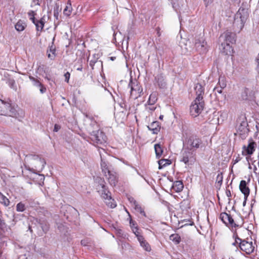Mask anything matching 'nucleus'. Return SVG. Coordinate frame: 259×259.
Instances as JSON below:
<instances>
[{
	"instance_id": "nucleus-54",
	"label": "nucleus",
	"mask_w": 259,
	"mask_h": 259,
	"mask_svg": "<svg viewBox=\"0 0 259 259\" xmlns=\"http://www.w3.org/2000/svg\"><path fill=\"white\" fill-rule=\"evenodd\" d=\"M147 109H148L149 110L152 111H154L156 109V107H153V106H150V107H147Z\"/></svg>"
},
{
	"instance_id": "nucleus-28",
	"label": "nucleus",
	"mask_w": 259,
	"mask_h": 259,
	"mask_svg": "<svg viewBox=\"0 0 259 259\" xmlns=\"http://www.w3.org/2000/svg\"><path fill=\"white\" fill-rule=\"evenodd\" d=\"M105 202L107 205H108L109 207L112 208H115L116 206L115 202L114 200L112 198L111 196L107 198V199H105Z\"/></svg>"
},
{
	"instance_id": "nucleus-18",
	"label": "nucleus",
	"mask_w": 259,
	"mask_h": 259,
	"mask_svg": "<svg viewBox=\"0 0 259 259\" xmlns=\"http://www.w3.org/2000/svg\"><path fill=\"white\" fill-rule=\"evenodd\" d=\"M239 189L241 192L244 194L245 199L249 194L250 190L247 186V183L245 181H241L239 185Z\"/></svg>"
},
{
	"instance_id": "nucleus-58",
	"label": "nucleus",
	"mask_w": 259,
	"mask_h": 259,
	"mask_svg": "<svg viewBox=\"0 0 259 259\" xmlns=\"http://www.w3.org/2000/svg\"><path fill=\"white\" fill-rule=\"evenodd\" d=\"M33 3L34 5H39V3H38V0H34L33 1Z\"/></svg>"
},
{
	"instance_id": "nucleus-19",
	"label": "nucleus",
	"mask_w": 259,
	"mask_h": 259,
	"mask_svg": "<svg viewBox=\"0 0 259 259\" xmlns=\"http://www.w3.org/2000/svg\"><path fill=\"white\" fill-rule=\"evenodd\" d=\"M155 80L160 88L163 89L166 87V83L165 81L164 77L162 74H158L155 77Z\"/></svg>"
},
{
	"instance_id": "nucleus-46",
	"label": "nucleus",
	"mask_w": 259,
	"mask_h": 259,
	"mask_svg": "<svg viewBox=\"0 0 259 259\" xmlns=\"http://www.w3.org/2000/svg\"><path fill=\"white\" fill-rule=\"evenodd\" d=\"M128 199L130 203H131L132 205H134L136 203H137V202L135 200V199L132 197H130L128 198Z\"/></svg>"
},
{
	"instance_id": "nucleus-14",
	"label": "nucleus",
	"mask_w": 259,
	"mask_h": 259,
	"mask_svg": "<svg viewBox=\"0 0 259 259\" xmlns=\"http://www.w3.org/2000/svg\"><path fill=\"white\" fill-rule=\"evenodd\" d=\"M256 144L252 139L248 141L247 145H244L242 148V155L244 156L250 155L255 151Z\"/></svg>"
},
{
	"instance_id": "nucleus-23",
	"label": "nucleus",
	"mask_w": 259,
	"mask_h": 259,
	"mask_svg": "<svg viewBox=\"0 0 259 259\" xmlns=\"http://www.w3.org/2000/svg\"><path fill=\"white\" fill-rule=\"evenodd\" d=\"M172 188L176 192H180L182 191L184 185L182 181H177L174 183Z\"/></svg>"
},
{
	"instance_id": "nucleus-61",
	"label": "nucleus",
	"mask_w": 259,
	"mask_h": 259,
	"mask_svg": "<svg viewBox=\"0 0 259 259\" xmlns=\"http://www.w3.org/2000/svg\"><path fill=\"white\" fill-rule=\"evenodd\" d=\"M82 68L81 67H78V68H77V70H79V71H81V70H82Z\"/></svg>"
},
{
	"instance_id": "nucleus-42",
	"label": "nucleus",
	"mask_w": 259,
	"mask_h": 259,
	"mask_svg": "<svg viewBox=\"0 0 259 259\" xmlns=\"http://www.w3.org/2000/svg\"><path fill=\"white\" fill-rule=\"evenodd\" d=\"M35 14V12L33 11H30L28 13V15L29 16V19L32 21V22H34L35 20L34 17Z\"/></svg>"
},
{
	"instance_id": "nucleus-62",
	"label": "nucleus",
	"mask_w": 259,
	"mask_h": 259,
	"mask_svg": "<svg viewBox=\"0 0 259 259\" xmlns=\"http://www.w3.org/2000/svg\"><path fill=\"white\" fill-rule=\"evenodd\" d=\"M3 225V221L0 219V226Z\"/></svg>"
},
{
	"instance_id": "nucleus-15",
	"label": "nucleus",
	"mask_w": 259,
	"mask_h": 259,
	"mask_svg": "<svg viewBox=\"0 0 259 259\" xmlns=\"http://www.w3.org/2000/svg\"><path fill=\"white\" fill-rule=\"evenodd\" d=\"M237 122L239 124L238 126V130L240 132V134L248 133V123L244 116L240 117Z\"/></svg>"
},
{
	"instance_id": "nucleus-50",
	"label": "nucleus",
	"mask_w": 259,
	"mask_h": 259,
	"mask_svg": "<svg viewBox=\"0 0 259 259\" xmlns=\"http://www.w3.org/2000/svg\"><path fill=\"white\" fill-rule=\"evenodd\" d=\"M222 88H219L218 87L215 88L214 90L218 93L221 94L222 93Z\"/></svg>"
},
{
	"instance_id": "nucleus-53",
	"label": "nucleus",
	"mask_w": 259,
	"mask_h": 259,
	"mask_svg": "<svg viewBox=\"0 0 259 259\" xmlns=\"http://www.w3.org/2000/svg\"><path fill=\"white\" fill-rule=\"evenodd\" d=\"M238 238H239V237H237L235 239V241L232 243L233 245H236L237 244H238L239 245V240H238Z\"/></svg>"
},
{
	"instance_id": "nucleus-2",
	"label": "nucleus",
	"mask_w": 259,
	"mask_h": 259,
	"mask_svg": "<svg viewBox=\"0 0 259 259\" xmlns=\"http://www.w3.org/2000/svg\"><path fill=\"white\" fill-rule=\"evenodd\" d=\"M183 148L194 151L202 144V140L197 136L187 132L183 133Z\"/></svg>"
},
{
	"instance_id": "nucleus-57",
	"label": "nucleus",
	"mask_w": 259,
	"mask_h": 259,
	"mask_svg": "<svg viewBox=\"0 0 259 259\" xmlns=\"http://www.w3.org/2000/svg\"><path fill=\"white\" fill-rule=\"evenodd\" d=\"M26 255H24V256H23L22 255H21L20 257H19V259H27V257L25 256Z\"/></svg>"
},
{
	"instance_id": "nucleus-20",
	"label": "nucleus",
	"mask_w": 259,
	"mask_h": 259,
	"mask_svg": "<svg viewBox=\"0 0 259 259\" xmlns=\"http://www.w3.org/2000/svg\"><path fill=\"white\" fill-rule=\"evenodd\" d=\"M195 91L196 92V97H200L202 100H203V95L204 94V88L203 87L200 83H197L195 85L194 88Z\"/></svg>"
},
{
	"instance_id": "nucleus-11",
	"label": "nucleus",
	"mask_w": 259,
	"mask_h": 259,
	"mask_svg": "<svg viewBox=\"0 0 259 259\" xmlns=\"http://www.w3.org/2000/svg\"><path fill=\"white\" fill-rule=\"evenodd\" d=\"M238 240H239V247L241 250L244 251L247 254H250L253 252L254 249V246L253 245L251 241H249L240 238H238Z\"/></svg>"
},
{
	"instance_id": "nucleus-31",
	"label": "nucleus",
	"mask_w": 259,
	"mask_h": 259,
	"mask_svg": "<svg viewBox=\"0 0 259 259\" xmlns=\"http://www.w3.org/2000/svg\"><path fill=\"white\" fill-rule=\"evenodd\" d=\"M170 240L173 241L176 244H178L181 241V237L178 234H172L169 236Z\"/></svg>"
},
{
	"instance_id": "nucleus-34",
	"label": "nucleus",
	"mask_w": 259,
	"mask_h": 259,
	"mask_svg": "<svg viewBox=\"0 0 259 259\" xmlns=\"http://www.w3.org/2000/svg\"><path fill=\"white\" fill-rule=\"evenodd\" d=\"M96 182L98 184L97 188H103L104 186H106L104 180L100 177H97L96 179Z\"/></svg>"
},
{
	"instance_id": "nucleus-39",
	"label": "nucleus",
	"mask_w": 259,
	"mask_h": 259,
	"mask_svg": "<svg viewBox=\"0 0 259 259\" xmlns=\"http://www.w3.org/2000/svg\"><path fill=\"white\" fill-rule=\"evenodd\" d=\"M16 210L17 211H23L25 210L24 204L21 202L18 203L16 205Z\"/></svg>"
},
{
	"instance_id": "nucleus-49",
	"label": "nucleus",
	"mask_w": 259,
	"mask_h": 259,
	"mask_svg": "<svg viewBox=\"0 0 259 259\" xmlns=\"http://www.w3.org/2000/svg\"><path fill=\"white\" fill-rule=\"evenodd\" d=\"M60 128L61 126L59 125L56 124L54 126V131L57 132Z\"/></svg>"
},
{
	"instance_id": "nucleus-51",
	"label": "nucleus",
	"mask_w": 259,
	"mask_h": 259,
	"mask_svg": "<svg viewBox=\"0 0 259 259\" xmlns=\"http://www.w3.org/2000/svg\"><path fill=\"white\" fill-rule=\"evenodd\" d=\"M96 63V60H91L90 61V65L93 68V66L94 65H95V64Z\"/></svg>"
},
{
	"instance_id": "nucleus-63",
	"label": "nucleus",
	"mask_w": 259,
	"mask_h": 259,
	"mask_svg": "<svg viewBox=\"0 0 259 259\" xmlns=\"http://www.w3.org/2000/svg\"><path fill=\"white\" fill-rule=\"evenodd\" d=\"M163 115H160V116H159V119H163Z\"/></svg>"
},
{
	"instance_id": "nucleus-59",
	"label": "nucleus",
	"mask_w": 259,
	"mask_h": 259,
	"mask_svg": "<svg viewBox=\"0 0 259 259\" xmlns=\"http://www.w3.org/2000/svg\"><path fill=\"white\" fill-rule=\"evenodd\" d=\"M63 227V226L61 224H60L58 226V228L60 231L61 230V229Z\"/></svg>"
},
{
	"instance_id": "nucleus-40",
	"label": "nucleus",
	"mask_w": 259,
	"mask_h": 259,
	"mask_svg": "<svg viewBox=\"0 0 259 259\" xmlns=\"http://www.w3.org/2000/svg\"><path fill=\"white\" fill-rule=\"evenodd\" d=\"M141 246H142L146 251H150V247L148 243L146 241H144L143 242L140 243Z\"/></svg>"
},
{
	"instance_id": "nucleus-7",
	"label": "nucleus",
	"mask_w": 259,
	"mask_h": 259,
	"mask_svg": "<svg viewBox=\"0 0 259 259\" xmlns=\"http://www.w3.org/2000/svg\"><path fill=\"white\" fill-rule=\"evenodd\" d=\"M204 107V100H202L200 97L196 98L190 107L191 115L194 117H196L201 113L203 110Z\"/></svg>"
},
{
	"instance_id": "nucleus-36",
	"label": "nucleus",
	"mask_w": 259,
	"mask_h": 259,
	"mask_svg": "<svg viewBox=\"0 0 259 259\" xmlns=\"http://www.w3.org/2000/svg\"><path fill=\"white\" fill-rule=\"evenodd\" d=\"M7 83L11 89L15 91L17 90V85L15 81L13 79L9 78L8 80Z\"/></svg>"
},
{
	"instance_id": "nucleus-29",
	"label": "nucleus",
	"mask_w": 259,
	"mask_h": 259,
	"mask_svg": "<svg viewBox=\"0 0 259 259\" xmlns=\"http://www.w3.org/2000/svg\"><path fill=\"white\" fill-rule=\"evenodd\" d=\"M0 203L5 206H8L10 204L9 200L1 192H0Z\"/></svg>"
},
{
	"instance_id": "nucleus-35",
	"label": "nucleus",
	"mask_w": 259,
	"mask_h": 259,
	"mask_svg": "<svg viewBox=\"0 0 259 259\" xmlns=\"http://www.w3.org/2000/svg\"><path fill=\"white\" fill-rule=\"evenodd\" d=\"M226 225L227 226H231L232 227H236V226H237L236 224L235 223L233 219L232 218V216L230 214H229V219H228V221H227Z\"/></svg>"
},
{
	"instance_id": "nucleus-4",
	"label": "nucleus",
	"mask_w": 259,
	"mask_h": 259,
	"mask_svg": "<svg viewBox=\"0 0 259 259\" xmlns=\"http://www.w3.org/2000/svg\"><path fill=\"white\" fill-rule=\"evenodd\" d=\"M101 167L109 183L111 186H115L118 182V177L116 172L113 170L112 165L101 159Z\"/></svg>"
},
{
	"instance_id": "nucleus-16",
	"label": "nucleus",
	"mask_w": 259,
	"mask_h": 259,
	"mask_svg": "<svg viewBox=\"0 0 259 259\" xmlns=\"http://www.w3.org/2000/svg\"><path fill=\"white\" fill-rule=\"evenodd\" d=\"M29 78L32 82L33 85L40 88L39 91L41 94H44L46 92V88L37 78H35L31 75L29 76Z\"/></svg>"
},
{
	"instance_id": "nucleus-60",
	"label": "nucleus",
	"mask_w": 259,
	"mask_h": 259,
	"mask_svg": "<svg viewBox=\"0 0 259 259\" xmlns=\"http://www.w3.org/2000/svg\"><path fill=\"white\" fill-rule=\"evenodd\" d=\"M203 1L205 2V4L207 5L211 0H203Z\"/></svg>"
},
{
	"instance_id": "nucleus-37",
	"label": "nucleus",
	"mask_w": 259,
	"mask_h": 259,
	"mask_svg": "<svg viewBox=\"0 0 259 259\" xmlns=\"http://www.w3.org/2000/svg\"><path fill=\"white\" fill-rule=\"evenodd\" d=\"M229 214L226 212H222L220 214V218L225 224H226L228 219H229Z\"/></svg>"
},
{
	"instance_id": "nucleus-56",
	"label": "nucleus",
	"mask_w": 259,
	"mask_h": 259,
	"mask_svg": "<svg viewBox=\"0 0 259 259\" xmlns=\"http://www.w3.org/2000/svg\"><path fill=\"white\" fill-rule=\"evenodd\" d=\"M186 49L188 51L191 52V51L194 49V48H192L191 47H189V48L186 47Z\"/></svg>"
},
{
	"instance_id": "nucleus-17",
	"label": "nucleus",
	"mask_w": 259,
	"mask_h": 259,
	"mask_svg": "<svg viewBox=\"0 0 259 259\" xmlns=\"http://www.w3.org/2000/svg\"><path fill=\"white\" fill-rule=\"evenodd\" d=\"M254 94L247 88H245L241 94V99L242 100H249L253 97Z\"/></svg>"
},
{
	"instance_id": "nucleus-10",
	"label": "nucleus",
	"mask_w": 259,
	"mask_h": 259,
	"mask_svg": "<svg viewBox=\"0 0 259 259\" xmlns=\"http://www.w3.org/2000/svg\"><path fill=\"white\" fill-rule=\"evenodd\" d=\"M90 135L91 136L92 140L97 144H102L106 142V136L102 131L98 129Z\"/></svg>"
},
{
	"instance_id": "nucleus-5",
	"label": "nucleus",
	"mask_w": 259,
	"mask_h": 259,
	"mask_svg": "<svg viewBox=\"0 0 259 259\" xmlns=\"http://www.w3.org/2000/svg\"><path fill=\"white\" fill-rule=\"evenodd\" d=\"M235 34L234 33L229 31H226L220 36L219 41L221 42L222 40H224L226 42L221 43L220 49L225 54L228 55L231 53V47L229 43H233L235 41Z\"/></svg>"
},
{
	"instance_id": "nucleus-3",
	"label": "nucleus",
	"mask_w": 259,
	"mask_h": 259,
	"mask_svg": "<svg viewBox=\"0 0 259 259\" xmlns=\"http://www.w3.org/2000/svg\"><path fill=\"white\" fill-rule=\"evenodd\" d=\"M26 160L30 165H25V168L34 173L41 171L46 164L45 159L41 158L38 155H27Z\"/></svg>"
},
{
	"instance_id": "nucleus-25",
	"label": "nucleus",
	"mask_w": 259,
	"mask_h": 259,
	"mask_svg": "<svg viewBox=\"0 0 259 259\" xmlns=\"http://www.w3.org/2000/svg\"><path fill=\"white\" fill-rule=\"evenodd\" d=\"M33 23L35 24L37 31H41L42 30L45 24V21L43 18H41L38 20H35L34 22Z\"/></svg>"
},
{
	"instance_id": "nucleus-45",
	"label": "nucleus",
	"mask_w": 259,
	"mask_h": 259,
	"mask_svg": "<svg viewBox=\"0 0 259 259\" xmlns=\"http://www.w3.org/2000/svg\"><path fill=\"white\" fill-rule=\"evenodd\" d=\"M89 243L90 242L88 239H83L81 241V244L84 246H88Z\"/></svg>"
},
{
	"instance_id": "nucleus-1",
	"label": "nucleus",
	"mask_w": 259,
	"mask_h": 259,
	"mask_svg": "<svg viewBox=\"0 0 259 259\" xmlns=\"http://www.w3.org/2000/svg\"><path fill=\"white\" fill-rule=\"evenodd\" d=\"M0 115L9 116L20 120L24 116V113L22 110H17L12 107L11 104L0 99Z\"/></svg>"
},
{
	"instance_id": "nucleus-9",
	"label": "nucleus",
	"mask_w": 259,
	"mask_h": 259,
	"mask_svg": "<svg viewBox=\"0 0 259 259\" xmlns=\"http://www.w3.org/2000/svg\"><path fill=\"white\" fill-rule=\"evenodd\" d=\"M196 159L193 151L183 149L181 161L188 165H192L195 162Z\"/></svg>"
},
{
	"instance_id": "nucleus-41",
	"label": "nucleus",
	"mask_w": 259,
	"mask_h": 259,
	"mask_svg": "<svg viewBox=\"0 0 259 259\" xmlns=\"http://www.w3.org/2000/svg\"><path fill=\"white\" fill-rule=\"evenodd\" d=\"M220 88L224 89L226 87V83L223 77H220L219 81Z\"/></svg>"
},
{
	"instance_id": "nucleus-22",
	"label": "nucleus",
	"mask_w": 259,
	"mask_h": 259,
	"mask_svg": "<svg viewBox=\"0 0 259 259\" xmlns=\"http://www.w3.org/2000/svg\"><path fill=\"white\" fill-rule=\"evenodd\" d=\"M149 130L152 131L153 134H157L159 131L160 127L158 121L153 122L150 125L148 126Z\"/></svg>"
},
{
	"instance_id": "nucleus-32",
	"label": "nucleus",
	"mask_w": 259,
	"mask_h": 259,
	"mask_svg": "<svg viewBox=\"0 0 259 259\" xmlns=\"http://www.w3.org/2000/svg\"><path fill=\"white\" fill-rule=\"evenodd\" d=\"M157 101L156 97V93H152L151 94L149 98V100L148 101V104L150 106L153 105Z\"/></svg>"
},
{
	"instance_id": "nucleus-30",
	"label": "nucleus",
	"mask_w": 259,
	"mask_h": 259,
	"mask_svg": "<svg viewBox=\"0 0 259 259\" xmlns=\"http://www.w3.org/2000/svg\"><path fill=\"white\" fill-rule=\"evenodd\" d=\"M72 10V8L71 6V4L70 3L68 2L67 5L66 6L65 8L64 9L63 13L65 15L69 16L70 15Z\"/></svg>"
},
{
	"instance_id": "nucleus-55",
	"label": "nucleus",
	"mask_w": 259,
	"mask_h": 259,
	"mask_svg": "<svg viewBox=\"0 0 259 259\" xmlns=\"http://www.w3.org/2000/svg\"><path fill=\"white\" fill-rule=\"evenodd\" d=\"M226 195L228 197H230L231 196V193L230 190H227L226 191Z\"/></svg>"
},
{
	"instance_id": "nucleus-44",
	"label": "nucleus",
	"mask_w": 259,
	"mask_h": 259,
	"mask_svg": "<svg viewBox=\"0 0 259 259\" xmlns=\"http://www.w3.org/2000/svg\"><path fill=\"white\" fill-rule=\"evenodd\" d=\"M59 15V7H57L56 9H55V10L54 11V16L56 19H58Z\"/></svg>"
},
{
	"instance_id": "nucleus-6",
	"label": "nucleus",
	"mask_w": 259,
	"mask_h": 259,
	"mask_svg": "<svg viewBox=\"0 0 259 259\" xmlns=\"http://www.w3.org/2000/svg\"><path fill=\"white\" fill-rule=\"evenodd\" d=\"M249 13L246 9L240 8L235 15L233 26L238 28L239 32L243 28L244 24L248 19Z\"/></svg>"
},
{
	"instance_id": "nucleus-12",
	"label": "nucleus",
	"mask_w": 259,
	"mask_h": 259,
	"mask_svg": "<svg viewBox=\"0 0 259 259\" xmlns=\"http://www.w3.org/2000/svg\"><path fill=\"white\" fill-rule=\"evenodd\" d=\"M194 47L200 53H205L207 50V46L203 37H196L195 38Z\"/></svg>"
},
{
	"instance_id": "nucleus-38",
	"label": "nucleus",
	"mask_w": 259,
	"mask_h": 259,
	"mask_svg": "<svg viewBox=\"0 0 259 259\" xmlns=\"http://www.w3.org/2000/svg\"><path fill=\"white\" fill-rule=\"evenodd\" d=\"M136 210H137L138 212H140L141 214H143L144 215H145V213L143 209L142 208L141 206L138 204V203H136L133 206Z\"/></svg>"
},
{
	"instance_id": "nucleus-27",
	"label": "nucleus",
	"mask_w": 259,
	"mask_h": 259,
	"mask_svg": "<svg viewBox=\"0 0 259 259\" xmlns=\"http://www.w3.org/2000/svg\"><path fill=\"white\" fill-rule=\"evenodd\" d=\"M171 163V162L169 159H161L158 161V164H159L158 168L159 169H161L163 167H164L167 165H170Z\"/></svg>"
},
{
	"instance_id": "nucleus-21",
	"label": "nucleus",
	"mask_w": 259,
	"mask_h": 259,
	"mask_svg": "<svg viewBox=\"0 0 259 259\" xmlns=\"http://www.w3.org/2000/svg\"><path fill=\"white\" fill-rule=\"evenodd\" d=\"M97 190L104 200L111 197L110 193L107 190L106 186H104L103 188H97Z\"/></svg>"
},
{
	"instance_id": "nucleus-47",
	"label": "nucleus",
	"mask_w": 259,
	"mask_h": 259,
	"mask_svg": "<svg viewBox=\"0 0 259 259\" xmlns=\"http://www.w3.org/2000/svg\"><path fill=\"white\" fill-rule=\"evenodd\" d=\"M135 234L137 235V237H138V239L140 242V243H141L142 242H143L144 241H145V239L141 235H139L138 234H137L136 233V232H135Z\"/></svg>"
},
{
	"instance_id": "nucleus-13",
	"label": "nucleus",
	"mask_w": 259,
	"mask_h": 259,
	"mask_svg": "<svg viewBox=\"0 0 259 259\" xmlns=\"http://www.w3.org/2000/svg\"><path fill=\"white\" fill-rule=\"evenodd\" d=\"M84 125L90 134L98 128L97 123L92 118L87 117L84 120Z\"/></svg>"
},
{
	"instance_id": "nucleus-43",
	"label": "nucleus",
	"mask_w": 259,
	"mask_h": 259,
	"mask_svg": "<svg viewBox=\"0 0 259 259\" xmlns=\"http://www.w3.org/2000/svg\"><path fill=\"white\" fill-rule=\"evenodd\" d=\"M40 224L41 225V227L42 230L44 232H47L49 230V224H44L42 222H40Z\"/></svg>"
},
{
	"instance_id": "nucleus-64",
	"label": "nucleus",
	"mask_w": 259,
	"mask_h": 259,
	"mask_svg": "<svg viewBox=\"0 0 259 259\" xmlns=\"http://www.w3.org/2000/svg\"><path fill=\"white\" fill-rule=\"evenodd\" d=\"M115 57H111L110 58L111 60H112V61H113V60H114V59H115Z\"/></svg>"
},
{
	"instance_id": "nucleus-48",
	"label": "nucleus",
	"mask_w": 259,
	"mask_h": 259,
	"mask_svg": "<svg viewBox=\"0 0 259 259\" xmlns=\"http://www.w3.org/2000/svg\"><path fill=\"white\" fill-rule=\"evenodd\" d=\"M70 73L67 72H66L65 74H64V77L65 78V81L67 82H68L69 81V78H70Z\"/></svg>"
},
{
	"instance_id": "nucleus-24",
	"label": "nucleus",
	"mask_w": 259,
	"mask_h": 259,
	"mask_svg": "<svg viewBox=\"0 0 259 259\" xmlns=\"http://www.w3.org/2000/svg\"><path fill=\"white\" fill-rule=\"evenodd\" d=\"M26 27V24L22 20H19L15 25V28L18 31H23Z\"/></svg>"
},
{
	"instance_id": "nucleus-8",
	"label": "nucleus",
	"mask_w": 259,
	"mask_h": 259,
	"mask_svg": "<svg viewBox=\"0 0 259 259\" xmlns=\"http://www.w3.org/2000/svg\"><path fill=\"white\" fill-rule=\"evenodd\" d=\"M128 87L131 89V96L134 99H137L141 96L143 89L137 80H131L128 83Z\"/></svg>"
},
{
	"instance_id": "nucleus-33",
	"label": "nucleus",
	"mask_w": 259,
	"mask_h": 259,
	"mask_svg": "<svg viewBox=\"0 0 259 259\" xmlns=\"http://www.w3.org/2000/svg\"><path fill=\"white\" fill-rule=\"evenodd\" d=\"M154 149H155V151L156 156L160 157L163 152V150L162 149L160 144H155L154 146Z\"/></svg>"
},
{
	"instance_id": "nucleus-52",
	"label": "nucleus",
	"mask_w": 259,
	"mask_h": 259,
	"mask_svg": "<svg viewBox=\"0 0 259 259\" xmlns=\"http://www.w3.org/2000/svg\"><path fill=\"white\" fill-rule=\"evenodd\" d=\"M256 63H257V65H256V71L258 72V73H259V59H257L256 60Z\"/></svg>"
},
{
	"instance_id": "nucleus-26",
	"label": "nucleus",
	"mask_w": 259,
	"mask_h": 259,
	"mask_svg": "<svg viewBox=\"0 0 259 259\" xmlns=\"http://www.w3.org/2000/svg\"><path fill=\"white\" fill-rule=\"evenodd\" d=\"M55 47L52 42V45L49 47V50L47 51L48 58L53 59L55 56Z\"/></svg>"
}]
</instances>
